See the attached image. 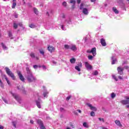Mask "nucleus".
I'll return each mask as SVG.
<instances>
[{
	"mask_svg": "<svg viewBox=\"0 0 129 129\" xmlns=\"http://www.w3.org/2000/svg\"><path fill=\"white\" fill-rule=\"evenodd\" d=\"M6 72L7 74L8 75V76H10L13 79V80H16V76H15V74L11 71V70L9 69V68L6 67L5 68Z\"/></svg>",
	"mask_w": 129,
	"mask_h": 129,
	"instance_id": "obj_1",
	"label": "nucleus"
},
{
	"mask_svg": "<svg viewBox=\"0 0 129 129\" xmlns=\"http://www.w3.org/2000/svg\"><path fill=\"white\" fill-rule=\"evenodd\" d=\"M26 78L28 82H33L34 81H36V78L34 77L33 74H29L27 75Z\"/></svg>",
	"mask_w": 129,
	"mask_h": 129,
	"instance_id": "obj_2",
	"label": "nucleus"
},
{
	"mask_svg": "<svg viewBox=\"0 0 129 129\" xmlns=\"http://www.w3.org/2000/svg\"><path fill=\"white\" fill-rule=\"evenodd\" d=\"M124 98L126 100H122L120 101V103L123 104V105H127L129 104V96H125Z\"/></svg>",
	"mask_w": 129,
	"mask_h": 129,
	"instance_id": "obj_3",
	"label": "nucleus"
},
{
	"mask_svg": "<svg viewBox=\"0 0 129 129\" xmlns=\"http://www.w3.org/2000/svg\"><path fill=\"white\" fill-rule=\"evenodd\" d=\"M37 123L39 124L40 126L41 129H46V127L44 125V123H43V121L41 119H38L37 120Z\"/></svg>",
	"mask_w": 129,
	"mask_h": 129,
	"instance_id": "obj_4",
	"label": "nucleus"
},
{
	"mask_svg": "<svg viewBox=\"0 0 129 129\" xmlns=\"http://www.w3.org/2000/svg\"><path fill=\"white\" fill-rule=\"evenodd\" d=\"M117 70L119 75H123V70H124L123 68H121V67H118L117 68Z\"/></svg>",
	"mask_w": 129,
	"mask_h": 129,
	"instance_id": "obj_5",
	"label": "nucleus"
},
{
	"mask_svg": "<svg viewBox=\"0 0 129 129\" xmlns=\"http://www.w3.org/2000/svg\"><path fill=\"white\" fill-rule=\"evenodd\" d=\"M18 73V75L19 77V79H20V80L21 81H22L23 82H24V81H25V78L24 77V76H23V74H22V73L20 71L17 72Z\"/></svg>",
	"mask_w": 129,
	"mask_h": 129,
	"instance_id": "obj_6",
	"label": "nucleus"
},
{
	"mask_svg": "<svg viewBox=\"0 0 129 129\" xmlns=\"http://www.w3.org/2000/svg\"><path fill=\"white\" fill-rule=\"evenodd\" d=\"M47 49L50 53H53V52H54L55 51V47L48 45L47 47Z\"/></svg>",
	"mask_w": 129,
	"mask_h": 129,
	"instance_id": "obj_7",
	"label": "nucleus"
},
{
	"mask_svg": "<svg viewBox=\"0 0 129 129\" xmlns=\"http://www.w3.org/2000/svg\"><path fill=\"white\" fill-rule=\"evenodd\" d=\"M87 105L90 108V109L91 110H94V111H96V110H97L96 107L93 106L91 104H87Z\"/></svg>",
	"mask_w": 129,
	"mask_h": 129,
	"instance_id": "obj_8",
	"label": "nucleus"
},
{
	"mask_svg": "<svg viewBox=\"0 0 129 129\" xmlns=\"http://www.w3.org/2000/svg\"><path fill=\"white\" fill-rule=\"evenodd\" d=\"M85 66L86 68H87L88 70H91V69H92V66L89 64L87 62H85Z\"/></svg>",
	"mask_w": 129,
	"mask_h": 129,
	"instance_id": "obj_9",
	"label": "nucleus"
},
{
	"mask_svg": "<svg viewBox=\"0 0 129 129\" xmlns=\"http://www.w3.org/2000/svg\"><path fill=\"white\" fill-rule=\"evenodd\" d=\"M101 44L103 47H105V46H106V42H105V39H104V38L101 39Z\"/></svg>",
	"mask_w": 129,
	"mask_h": 129,
	"instance_id": "obj_10",
	"label": "nucleus"
},
{
	"mask_svg": "<svg viewBox=\"0 0 129 129\" xmlns=\"http://www.w3.org/2000/svg\"><path fill=\"white\" fill-rule=\"evenodd\" d=\"M91 52L93 54V56H95L96 55V48H92L91 50Z\"/></svg>",
	"mask_w": 129,
	"mask_h": 129,
	"instance_id": "obj_11",
	"label": "nucleus"
},
{
	"mask_svg": "<svg viewBox=\"0 0 129 129\" xmlns=\"http://www.w3.org/2000/svg\"><path fill=\"white\" fill-rule=\"evenodd\" d=\"M70 49L72 51H77V48L76 47V45H72V46H71Z\"/></svg>",
	"mask_w": 129,
	"mask_h": 129,
	"instance_id": "obj_12",
	"label": "nucleus"
},
{
	"mask_svg": "<svg viewBox=\"0 0 129 129\" xmlns=\"http://www.w3.org/2000/svg\"><path fill=\"white\" fill-rule=\"evenodd\" d=\"M115 123L118 125V126H122V124H121V123H120V121L119 120H115Z\"/></svg>",
	"mask_w": 129,
	"mask_h": 129,
	"instance_id": "obj_13",
	"label": "nucleus"
},
{
	"mask_svg": "<svg viewBox=\"0 0 129 129\" xmlns=\"http://www.w3.org/2000/svg\"><path fill=\"white\" fill-rule=\"evenodd\" d=\"M83 13L84 15H88V10L86 8H84L83 9Z\"/></svg>",
	"mask_w": 129,
	"mask_h": 129,
	"instance_id": "obj_14",
	"label": "nucleus"
},
{
	"mask_svg": "<svg viewBox=\"0 0 129 129\" xmlns=\"http://www.w3.org/2000/svg\"><path fill=\"white\" fill-rule=\"evenodd\" d=\"M36 105L38 108H41L42 107L41 106V102H40L38 101H36Z\"/></svg>",
	"mask_w": 129,
	"mask_h": 129,
	"instance_id": "obj_15",
	"label": "nucleus"
},
{
	"mask_svg": "<svg viewBox=\"0 0 129 129\" xmlns=\"http://www.w3.org/2000/svg\"><path fill=\"white\" fill-rule=\"evenodd\" d=\"M12 94L13 97H14V98H15L16 100H19V96L18 95H16L15 94H14L13 93H12Z\"/></svg>",
	"mask_w": 129,
	"mask_h": 129,
	"instance_id": "obj_16",
	"label": "nucleus"
},
{
	"mask_svg": "<svg viewBox=\"0 0 129 129\" xmlns=\"http://www.w3.org/2000/svg\"><path fill=\"white\" fill-rule=\"evenodd\" d=\"M26 69L27 75H28L29 74H32V72H31V70H30L29 68L27 67Z\"/></svg>",
	"mask_w": 129,
	"mask_h": 129,
	"instance_id": "obj_17",
	"label": "nucleus"
},
{
	"mask_svg": "<svg viewBox=\"0 0 129 129\" xmlns=\"http://www.w3.org/2000/svg\"><path fill=\"white\" fill-rule=\"evenodd\" d=\"M112 11L115 13V14H118V10L116 9V7H113L112 8Z\"/></svg>",
	"mask_w": 129,
	"mask_h": 129,
	"instance_id": "obj_18",
	"label": "nucleus"
},
{
	"mask_svg": "<svg viewBox=\"0 0 129 129\" xmlns=\"http://www.w3.org/2000/svg\"><path fill=\"white\" fill-rule=\"evenodd\" d=\"M8 36L9 38H10L11 40H13L14 38L13 37V34H12V32L9 31L8 33Z\"/></svg>",
	"mask_w": 129,
	"mask_h": 129,
	"instance_id": "obj_19",
	"label": "nucleus"
},
{
	"mask_svg": "<svg viewBox=\"0 0 129 129\" xmlns=\"http://www.w3.org/2000/svg\"><path fill=\"white\" fill-rule=\"evenodd\" d=\"M29 28H31V29H35L36 28V25L35 24L31 23L29 24Z\"/></svg>",
	"mask_w": 129,
	"mask_h": 129,
	"instance_id": "obj_20",
	"label": "nucleus"
},
{
	"mask_svg": "<svg viewBox=\"0 0 129 129\" xmlns=\"http://www.w3.org/2000/svg\"><path fill=\"white\" fill-rule=\"evenodd\" d=\"M112 64L113 65L114 64H115V62H116V59H114V57H112Z\"/></svg>",
	"mask_w": 129,
	"mask_h": 129,
	"instance_id": "obj_21",
	"label": "nucleus"
},
{
	"mask_svg": "<svg viewBox=\"0 0 129 129\" xmlns=\"http://www.w3.org/2000/svg\"><path fill=\"white\" fill-rule=\"evenodd\" d=\"M83 126H84V127H86L87 128H88L89 127V126L88 125V124H87V123L86 122H85L83 123Z\"/></svg>",
	"mask_w": 129,
	"mask_h": 129,
	"instance_id": "obj_22",
	"label": "nucleus"
},
{
	"mask_svg": "<svg viewBox=\"0 0 129 129\" xmlns=\"http://www.w3.org/2000/svg\"><path fill=\"white\" fill-rule=\"evenodd\" d=\"M5 76V80H6L8 85H11V82L9 80V79H8V77H7L6 76Z\"/></svg>",
	"mask_w": 129,
	"mask_h": 129,
	"instance_id": "obj_23",
	"label": "nucleus"
},
{
	"mask_svg": "<svg viewBox=\"0 0 129 129\" xmlns=\"http://www.w3.org/2000/svg\"><path fill=\"white\" fill-rule=\"evenodd\" d=\"M76 61V59L74 58H73L70 59V62L71 63H72V64L75 63Z\"/></svg>",
	"mask_w": 129,
	"mask_h": 129,
	"instance_id": "obj_24",
	"label": "nucleus"
},
{
	"mask_svg": "<svg viewBox=\"0 0 129 129\" xmlns=\"http://www.w3.org/2000/svg\"><path fill=\"white\" fill-rule=\"evenodd\" d=\"M75 68L76 70H77V71H78L79 72H80V71H81V69H80V67L77 66H76Z\"/></svg>",
	"mask_w": 129,
	"mask_h": 129,
	"instance_id": "obj_25",
	"label": "nucleus"
},
{
	"mask_svg": "<svg viewBox=\"0 0 129 129\" xmlns=\"http://www.w3.org/2000/svg\"><path fill=\"white\" fill-rule=\"evenodd\" d=\"M64 48H65V49H66L67 50H68V49H70L71 47H70V46H69V45H68V44H65V45H64Z\"/></svg>",
	"mask_w": 129,
	"mask_h": 129,
	"instance_id": "obj_26",
	"label": "nucleus"
},
{
	"mask_svg": "<svg viewBox=\"0 0 129 129\" xmlns=\"http://www.w3.org/2000/svg\"><path fill=\"white\" fill-rule=\"evenodd\" d=\"M13 28L16 30L17 29H18V24H17V23H14L13 24Z\"/></svg>",
	"mask_w": 129,
	"mask_h": 129,
	"instance_id": "obj_27",
	"label": "nucleus"
},
{
	"mask_svg": "<svg viewBox=\"0 0 129 129\" xmlns=\"http://www.w3.org/2000/svg\"><path fill=\"white\" fill-rule=\"evenodd\" d=\"M0 85L2 88H4V83H3V81H2V80L1 79H0Z\"/></svg>",
	"mask_w": 129,
	"mask_h": 129,
	"instance_id": "obj_28",
	"label": "nucleus"
},
{
	"mask_svg": "<svg viewBox=\"0 0 129 129\" xmlns=\"http://www.w3.org/2000/svg\"><path fill=\"white\" fill-rule=\"evenodd\" d=\"M1 45L4 49V50H6L7 49V46L5 45V44H4V43H1Z\"/></svg>",
	"mask_w": 129,
	"mask_h": 129,
	"instance_id": "obj_29",
	"label": "nucleus"
},
{
	"mask_svg": "<svg viewBox=\"0 0 129 129\" xmlns=\"http://www.w3.org/2000/svg\"><path fill=\"white\" fill-rule=\"evenodd\" d=\"M48 94H49V92H44L43 94V95L44 97H47V95H48Z\"/></svg>",
	"mask_w": 129,
	"mask_h": 129,
	"instance_id": "obj_30",
	"label": "nucleus"
},
{
	"mask_svg": "<svg viewBox=\"0 0 129 129\" xmlns=\"http://www.w3.org/2000/svg\"><path fill=\"white\" fill-rule=\"evenodd\" d=\"M115 96H116V95L115 94V93L113 92L111 94V98H114V97H115Z\"/></svg>",
	"mask_w": 129,
	"mask_h": 129,
	"instance_id": "obj_31",
	"label": "nucleus"
},
{
	"mask_svg": "<svg viewBox=\"0 0 129 129\" xmlns=\"http://www.w3.org/2000/svg\"><path fill=\"white\" fill-rule=\"evenodd\" d=\"M70 4H73V5H75V4H76V1H75V0H71L70 1Z\"/></svg>",
	"mask_w": 129,
	"mask_h": 129,
	"instance_id": "obj_32",
	"label": "nucleus"
},
{
	"mask_svg": "<svg viewBox=\"0 0 129 129\" xmlns=\"http://www.w3.org/2000/svg\"><path fill=\"white\" fill-rule=\"evenodd\" d=\"M16 6H17V3L15 2L13 3L12 6V9H15V8H16Z\"/></svg>",
	"mask_w": 129,
	"mask_h": 129,
	"instance_id": "obj_33",
	"label": "nucleus"
},
{
	"mask_svg": "<svg viewBox=\"0 0 129 129\" xmlns=\"http://www.w3.org/2000/svg\"><path fill=\"white\" fill-rule=\"evenodd\" d=\"M12 124H13V126H14V127L16 128L17 127V122L13 121Z\"/></svg>",
	"mask_w": 129,
	"mask_h": 129,
	"instance_id": "obj_34",
	"label": "nucleus"
},
{
	"mask_svg": "<svg viewBox=\"0 0 129 129\" xmlns=\"http://www.w3.org/2000/svg\"><path fill=\"white\" fill-rule=\"evenodd\" d=\"M30 56L31 57V58H35V53L31 52L30 53Z\"/></svg>",
	"mask_w": 129,
	"mask_h": 129,
	"instance_id": "obj_35",
	"label": "nucleus"
},
{
	"mask_svg": "<svg viewBox=\"0 0 129 129\" xmlns=\"http://www.w3.org/2000/svg\"><path fill=\"white\" fill-rule=\"evenodd\" d=\"M112 77H113V79H114L116 81H118V80L116 78V76L114 75H112Z\"/></svg>",
	"mask_w": 129,
	"mask_h": 129,
	"instance_id": "obj_36",
	"label": "nucleus"
},
{
	"mask_svg": "<svg viewBox=\"0 0 129 129\" xmlns=\"http://www.w3.org/2000/svg\"><path fill=\"white\" fill-rule=\"evenodd\" d=\"M34 12L36 15H38V9L34 8Z\"/></svg>",
	"mask_w": 129,
	"mask_h": 129,
	"instance_id": "obj_37",
	"label": "nucleus"
},
{
	"mask_svg": "<svg viewBox=\"0 0 129 129\" xmlns=\"http://www.w3.org/2000/svg\"><path fill=\"white\" fill-rule=\"evenodd\" d=\"M90 115L91 116H95V113H94L93 111H92L91 112Z\"/></svg>",
	"mask_w": 129,
	"mask_h": 129,
	"instance_id": "obj_38",
	"label": "nucleus"
},
{
	"mask_svg": "<svg viewBox=\"0 0 129 129\" xmlns=\"http://www.w3.org/2000/svg\"><path fill=\"white\" fill-rule=\"evenodd\" d=\"M88 58L89 60H92V59L93 58V56L92 55H89L88 56Z\"/></svg>",
	"mask_w": 129,
	"mask_h": 129,
	"instance_id": "obj_39",
	"label": "nucleus"
},
{
	"mask_svg": "<svg viewBox=\"0 0 129 129\" xmlns=\"http://www.w3.org/2000/svg\"><path fill=\"white\" fill-rule=\"evenodd\" d=\"M93 74L95 76L98 75V72L97 71H95Z\"/></svg>",
	"mask_w": 129,
	"mask_h": 129,
	"instance_id": "obj_40",
	"label": "nucleus"
},
{
	"mask_svg": "<svg viewBox=\"0 0 129 129\" xmlns=\"http://www.w3.org/2000/svg\"><path fill=\"white\" fill-rule=\"evenodd\" d=\"M77 66L80 67V68H81V67H82V63L79 62L78 64V66Z\"/></svg>",
	"mask_w": 129,
	"mask_h": 129,
	"instance_id": "obj_41",
	"label": "nucleus"
},
{
	"mask_svg": "<svg viewBox=\"0 0 129 129\" xmlns=\"http://www.w3.org/2000/svg\"><path fill=\"white\" fill-rule=\"evenodd\" d=\"M62 6H63L65 7H67V3L66 2H63Z\"/></svg>",
	"mask_w": 129,
	"mask_h": 129,
	"instance_id": "obj_42",
	"label": "nucleus"
},
{
	"mask_svg": "<svg viewBox=\"0 0 129 129\" xmlns=\"http://www.w3.org/2000/svg\"><path fill=\"white\" fill-rule=\"evenodd\" d=\"M99 120H100V121H102L103 122H104V119L103 118H98Z\"/></svg>",
	"mask_w": 129,
	"mask_h": 129,
	"instance_id": "obj_43",
	"label": "nucleus"
},
{
	"mask_svg": "<svg viewBox=\"0 0 129 129\" xmlns=\"http://www.w3.org/2000/svg\"><path fill=\"white\" fill-rule=\"evenodd\" d=\"M22 91L23 94H26V91H25V88H22Z\"/></svg>",
	"mask_w": 129,
	"mask_h": 129,
	"instance_id": "obj_44",
	"label": "nucleus"
},
{
	"mask_svg": "<svg viewBox=\"0 0 129 129\" xmlns=\"http://www.w3.org/2000/svg\"><path fill=\"white\" fill-rule=\"evenodd\" d=\"M60 110L61 112H63V111H65V109H64V108H62V107L60 108Z\"/></svg>",
	"mask_w": 129,
	"mask_h": 129,
	"instance_id": "obj_45",
	"label": "nucleus"
},
{
	"mask_svg": "<svg viewBox=\"0 0 129 129\" xmlns=\"http://www.w3.org/2000/svg\"><path fill=\"white\" fill-rule=\"evenodd\" d=\"M39 52L40 53V54H42V55H44V54H45V52H44L43 50H39Z\"/></svg>",
	"mask_w": 129,
	"mask_h": 129,
	"instance_id": "obj_46",
	"label": "nucleus"
},
{
	"mask_svg": "<svg viewBox=\"0 0 129 129\" xmlns=\"http://www.w3.org/2000/svg\"><path fill=\"white\" fill-rule=\"evenodd\" d=\"M70 98H71V96H69L67 97L66 98V100L67 101H68L70 99Z\"/></svg>",
	"mask_w": 129,
	"mask_h": 129,
	"instance_id": "obj_47",
	"label": "nucleus"
},
{
	"mask_svg": "<svg viewBox=\"0 0 129 129\" xmlns=\"http://www.w3.org/2000/svg\"><path fill=\"white\" fill-rule=\"evenodd\" d=\"M118 78L119 79H120V80H122V77L120 76H118Z\"/></svg>",
	"mask_w": 129,
	"mask_h": 129,
	"instance_id": "obj_48",
	"label": "nucleus"
},
{
	"mask_svg": "<svg viewBox=\"0 0 129 129\" xmlns=\"http://www.w3.org/2000/svg\"><path fill=\"white\" fill-rule=\"evenodd\" d=\"M82 7H83V4H81L80 10H82Z\"/></svg>",
	"mask_w": 129,
	"mask_h": 129,
	"instance_id": "obj_49",
	"label": "nucleus"
},
{
	"mask_svg": "<svg viewBox=\"0 0 129 129\" xmlns=\"http://www.w3.org/2000/svg\"><path fill=\"white\" fill-rule=\"evenodd\" d=\"M33 68H34V69H37V68H38V66L37 65L33 66Z\"/></svg>",
	"mask_w": 129,
	"mask_h": 129,
	"instance_id": "obj_50",
	"label": "nucleus"
},
{
	"mask_svg": "<svg viewBox=\"0 0 129 129\" xmlns=\"http://www.w3.org/2000/svg\"><path fill=\"white\" fill-rule=\"evenodd\" d=\"M18 26L20 27H23V24L22 23H20L18 24Z\"/></svg>",
	"mask_w": 129,
	"mask_h": 129,
	"instance_id": "obj_51",
	"label": "nucleus"
},
{
	"mask_svg": "<svg viewBox=\"0 0 129 129\" xmlns=\"http://www.w3.org/2000/svg\"><path fill=\"white\" fill-rule=\"evenodd\" d=\"M72 10H74V9H75V5H73L72 6Z\"/></svg>",
	"mask_w": 129,
	"mask_h": 129,
	"instance_id": "obj_52",
	"label": "nucleus"
},
{
	"mask_svg": "<svg viewBox=\"0 0 129 129\" xmlns=\"http://www.w3.org/2000/svg\"><path fill=\"white\" fill-rule=\"evenodd\" d=\"M129 69L128 66H125V67H124V69H126V70H127V69Z\"/></svg>",
	"mask_w": 129,
	"mask_h": 129,
	"instance_id": "obj_53",
	"label": "nucleus"
},
{
	"mask_svg": "<svg viewBox=\"0 0 129 129\" xmlns=\"http://www.w3.org/2000/svg\"><path fill=\"white\" fill-rule=\"evenodd\" d=\"M3 101L5 102V103H8V101L6 100V99H3Z\"/></svg>",
	"mask_w": 129,
	"mask_h": 129,
	"instance_id": "obj_54",
	"label": "nucleus"
},
{
	"mask_svg": "<svg viewBox=\"0 0 129 129\" xmlns=\"http://www.w3.org/2000/svg\"><path fill=\"white\" fill-rule=\"evenodd\" d=\"M5 127L3 125H0V129H4Z\"/></svg>",
	"mask_w": 129,
	"mask_h": 129,
	"instance_id": "obj_55",
	"label": "nucleus"
},
{
	"mask_svg": "<svg viewBox=\"0 0 129 129\" xmlns=\"http://www.w3.org/2000/svg\"><path fill=\"white\" fill-rule=\"evenodd\" d=\"M80 3H81V0H77V4H78L79 5V4H80Z\"/></svg>",
	"mask_w": 129,
	"mask_h": 129,
	"instance_id": "obj_56",
	"label": "nucleus"
},
{
	"mask_svg": "<svg viewBox=\"0 0 129 129\" xmlns=\"http://www.w3.org/2000/svg\"><path fill=\"white\" fill-rule=\"evenodd\" d=\"M62 19H65V18H66L65 14H62Z\"/></svg>",
	"mask_w": 129,
	"mask_h": 129,
	"instance_id": "obj_57",
	"label": "nucleus"
},
{
	"mask_svg": "<svg viewBox=\"0 0 129 129\" xmlns=\"http://www.w3.org/2000/svg\"><path fill=\"white\" fill-rule=\"evenodd\" d=\"M42 68L43 69H45V70H46V66H42Z\"/></svg>",
	"mask_w": 129,
	"mask_h": 129,
	"instance_id": "obj_58",
	"label": "nucleus"
},
{
	"mask_svg": "<svg viewBox=\"0 0 129 129\" xmlns=\"http://www.w3.org/2000/svg\"><path fill=\"white\" fill-rule=\"evenodd\" d=\"M15 18H16V19H18V14H16L14 15Z\"/></svg>",
	"mask_w": 129,
	"mask_h": 129,
	"instance_id": "obj_59",
	"label": "nucleus"
},
{
	"mask_svg": "<svg viewBox=\"0 0 129 129\" xmlns=\"http://www.w3.org/2000/svg\"><path fill=\"white\" fill-rule=\"evenodd\" d=\"M87 53H92V52H91V50H87Z\"/></svg>",
	"mask_w": 129,
	"mask_h": 129,
	"instance_id": "obj_60",
	"label": "nucleus"
},
{
	"mask_svg": "<svg viewBox=\"0 0 129 129\" xmlns=\"http://www.w3.org/2000/svg\"><path fill=\"white\" fill-rule=\"evenodd\" d=\"M118 1H117V3H118V4H119L120 3H121V2H122V0H117Z\"/></svg>",
	"mask_w": 129,
	"mask_h": 129,
	"instance_id": "obj_61",
	"label": "nucleus"
},
{
	"mask_svg": "<svg viewBox=\"0 0 129 129\" xmlns=\"http://www.w3.org/2000/svg\"><path fill=\"white\" fill-rule=\"evenodd\" d=\"M30 123L33 124V123H34V121L33 120H30Z\"/></svg>",
	"mask_w": 129,
	"mask_h": 129,
	"instance_id": "obj_62",
	"label": "nucleus"
},
{
	"mask_svg": "<svg viewBox=\"0 0 129 129\" xmlns=\"http://www.w3.org/2000/svg\"><path fill=\"white\" fill-rule=\"evenodd\" d=\"M71 126H72V127H73V128H74V125H73V124H71L70 125Z\"/></svg>",
	"mask_w": 129,
	"mask_h": 129,
	"instance_id": "obj_63",
	"label": "nucleus"
},
{
	"mask_svg": "<svg viewBox=\"0 0 129 129\" xmlns=\"http://www.w3.org/2000/svg\"><path fill=\"white\" fill-rule=\"evenodd\" d=\"M126 108H129V104L126 105Z\"/></svg>",
	"mask_w": 129,
	"mask_h": 129,
	"instance_id": "obj_64",
	"label": "nucleus"
}]
</instances>
